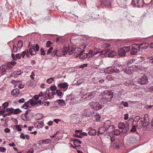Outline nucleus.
<instances>
[{
  "label": "nucleus",
  "mask_w": 153,
  "mask_h": 153,
  "mask_svg": "<svg viewBox=\"0 0 153 153\" xmlns=\"http://www.w3.org/2000/svg\"><path fill=\"white\" fill-rule=\"evenodd\" d=\"M26 54V51H23L21 54V56L22 58H24L25 55Z\"/></svg>",
  "instance_id": "obj_52"
},
{
  "label": "nucleus",
  "mask_w": 153,
  "mask_h": 153,
  "mask_svg": "<svg viewBox=\"0 0 153 153\" xmlns=\"http://www.w3.org/2000/svg\"><path fill=\"white\" fill-rule=\"evenodd\" d=\"M136 130V127L135 126H133L132 128L130 130V131L131 132H134Z\"/></svg>",
  "instance_id": "obj_41"
},
{
  "label": "nucleus",
  "mask_w": 153,
  "mask_h": 153,
  "mask_svg": "<svg viewBox=\"0 0 153 153\" xmlns=\"http://www.w3.org/2000/svg\"><path fill=\"white\" fill-rule=\"evenodd\" d=\"M117 55V53L115 51H112L110 52L108 54V57H113Z\"/></svg>",
  "instance_id": "obj_27"
},
{
  "label": "nucleus",
  "mask_w": 153,
  "mask_h": 153,
  "mask_svg": "<svg viewBox=\"0 0 153 153\" xmlns=\"http://www.w3.org/2000/svg\"><path fill=\"white\" fill-rule=\"evenodd\" d=\"M6 150V149L4 147H0V152H5Z\"/></svg>",
  "instance_id": "obj_48"
},
{
  "label": "nucleus",
  "mask_w": 153,
  "mask_h": 153,
  "mask_svg": "<svg viewBox=\"0 0 153 153\" xmlns=\"http://www.w3.org/2000/svg\"><path fill=\"white\" fill-rule=\"evenodd\" d=\"M78 56L81 59H84L87 57V54L85 53H83V52H81L78 55Z\"/></svg>",
  "instance_id": "obj_23"
},
{
  "label": "nucleus",
  "mask_w": 153,
  "mask_h": 153,
  "mask_svg": "<svg viewBox=\"0 0 153 153\" xmlns=\"http://www.w3.org/2000/svg\"><path fill=\"white\" fill-rule=\"evenodd\" d=\"M11 71L7 68H6L5 66H3L1 68V74L2 75L6 74L7 73H9Z\"/></svg>",
  "instance_id": "obj_15"
},
{
  "label": "nucleus",
  "mask_w": 153,
  "mask_h": 153,
  "mask_svg": "<svg viewBox=\"0 0 153 153\" xmlns=\"http://www.w3.org/2000/svg\"><path fill=\"white\" fill-rule=\"evenodd\" d=\"M105 72L106 73L111 74L114 73H118L120 72L119 69H117L114 66L108 67L105 70Z\"/></svg>",
  "instance_id": "obj_7"
},
{
  "label": "nucleus",
  "mask_w": 153,
  "mask_h": 153,
  "mask_svg": "<svg viewBox=\"0 0 153 153\" xmlns=\"http://www.w3.org/2000/svg\"><path fill=\"white\" fill-rule=\"evenodd\" d=\"M16 64V62L13 61L12 62H9L7 63L6 68H7L10 70L12 69L13 67V66Z\"/></svg>",
  "instance_id": "obj_17"
},
{
  "label": "nucleus",
  "mask_w": 153,
  "mask_h": 153,
  "mask_svg": "<svg viewBox=\"0 0 153 153\" xmlns=\"http://www.w3.org/2000/svg\"><path fill=\"white\" fill-rule=\"evenodd\" d=\"M9 145L10 146H15V144L13 142L9 143Z\"/></svg>",
  "instance_id": "obj_63"
},
{
  "label": "nucleus",
  "mask_w": 153,
  "mask_h": 153,
  "mask_svg": "<svg viewBox=\"0 0 153 153\" xmlns=\"http://www.w3.org/2000/svg\"><path fill=\"white\" fill-rule=\"evenodd\" d=\"M40 51L41 54L42 55H45V53L44 49L42 48H41Z\"/></svg>",
  "instance_id": "obj_51"
},
{
  "label": "nucleus",
  "mask_w": 153,
  "mask_h": 153,
  "mask_svg": "<svg viewBox=\"0 0 153 153\" xmlns=\"http://www.w3.org/2000/svg\"><path fill=\"white\" fill-rule=\"evenodd\" d=\"M68 85L67 82H64L58 84L57 87L59 89H61L63 91H65L68 89Z\"/></svg>",
  "instance_id": "obj_12"
},
{
  "label": "nucleus",
  "mask_w": 153,
  "mask_h": 153,
  "mask_svg": "<svg viewBox=\"0 0 153 153\" xmlns=\"http://www.w3.org/2000/svg\"><path fill=\"white\" fill-rule=\"evenodd\" d=\"M87 131H88V133L90 135L94 136L96 134V130L91 128L88 129Z\"/></svg>",
  "instance_id": "obj_16"
},
{
  "label": "nucleus",
  "mask_w": 153,
  "mask_h": 153,
  "mask_svg": "<svg viewBox=\"0 0 153 153\" xmlns=\"http://www.w3.org/2000/svg\"><path fill=\"white\" fill-rule=\"evenodd\" d=\"M136 71V69L133 68L129 67L128 68L126 69L125 72L128 74H133Z\"/></svg>",
  "instance_id": "obj_13"
},
{
  "label": "nucleus",
  "mask_w": 153,
  "mask_h": 153,
  "mask_svg": "<svg viewBox=\"0 0 153 153\" xmlns=\"http://www.w3.org/2000/svg\"><path fill=\"white\" fill-rule=\"evenodd\" d=\"M18 50L17 48V47L15 45H13V52H16Z\"/></svg>",
  "instance_id": "obj_38"
},
{
  "label": "nucleus",
  "mask_w": 153,
  "mask_h": 153,
  "mask_svg": "<svg viewBox=\"0 0 153 153\" xmlns=\"http://www.w3.org/2000/svg\"><path fill=\"white\" fill-rule=\"evenodd\" d=\"M21 81H17L15 80H12L11 81V83L16 85H18L19 83H20Z\"/></svg>",
  "instance_id": "obj_30"
},
{
  "label": "nucleus",
  "mask_w": 153,
  "mask_h": 153,
  "mask_svg": "<svg viewBox=\"0 0 153 153\" xmlns=\"http://www.w3.org/2000/svg\"><path fill=\"white\" fill-rule=\"evenodd\" d=\"M110 51V49H107L105 50H104L101 51L100 52V53H104L103 54H100V55L99 56V58L102 56H104V54H105L106 53H107L108 52Z\"/></svg>",
  "instance_id": "obj_28"
},
{
  "label": "nucleus",
  "mask_w": 153,
  "mask_h": 153,
  "mask_svg": "<svg viewBox=\"0 0 153 153\" xmlns=\"http://www.w3.org/2000/svg\"><path fill=\"white\" fill-rule=\"evenodd\" d=\"M118 127L120 129H122V131L124 133H126L129 129V124L127 123L125 124L123 123L120 122L118 124Z\"/></svg>",
  "instance_id": "obj_5"
},
{
  "label": "nucleus",
  "mask_w": 153,
  "mask_h": 153,
  "mask_svg": "<svg viewBox=\"0 0 153 153\" xmlns=\"http://www.w3.org/2000/svg\"><path fill=\"white\" fill-rule=\"evenodd\" d=\"M54 78L55 77H53L48 79L46 81L49 84H51L53 82Z\"/></svg>",
  "instance_id": "obj_29"
},
{
  "label": "nucleus",
  "mask_w": 153,
  "mask_h": 153,
  "mask_svg": "<svg viewBox=\"0 0 153 153\" xmlns=\"http://www.w3.org/2000/svg\"><path fill=\"white\" fill-rule=\"evenodd\" d=\"M4 111L5 112L6 111H7L8 112V114H9V115L12 113H13V111H14V109H13L12 108H7L6 109H4Z\"/></svg>",
  "instance_id": "obj_26"
},
{
  "label": "nucleus",
  "mask_w": 153,
  "mask_h": 153,
  "mask_svg": "<svg viewBox=\"0 0 153 153\" xmlns=\"http://www.w3.org/2000/svg\"><path fill=\"white\" fill-rule=\"evenodd\" d=\"M93 51L91 50L87 54V57H88V58H89L93 56Z\"/></svg>",
  "instance_id": "obj_36"
},
{
  "label": "nucleus",
  "mask_w": 153,
  "mask_h": 153,
  "mask_svg": "<svg viewBox=\"0 0 153 153\" xmlns=\"http://www.w3.org/2000/svg\"><path fill=\"white\" fill-rule=\"evenodd\" d=\"M56 94L58 96L60 97V98L62 97L64 94L61 91L59 90H57Z\"/></svg>",
  "instance_id": "obj_32"
},
{
  "label": "nucleus",
  "mask_w": 153,
  "mask_h": 153,
  "mask_svg": "<svg viewBox=\"0 0 153 153\" xmlns=\"http://www.w3.org/2000/svg\"><path fill=\"white\" fill-rule=\"evenodd\" d=\"M33 98L35 100H37L39 99V96L38 95H35L33 96Z\"/></svg>",
  "instance_id": "obj_60"
},
{
  "label": "nucleus",
  "mask_w": 153,
  "mask_h": 153,
  "mask_svg": "<svg viewBox=\"0 0 153 153\" xmlns=\"http://www.w3.org/2000/svg\"><path fill=\"white\" fill-rule=\"evenodd\" d=\"M122 104L125 106V107H128V102H122Z\"/></svg>",
  "instance_id": "obj_47"
},
{
  "label": "nucleus",
  "mask_w": 153,
  "mask_h": 153,
  "mask_svg": "<svg viewBox=\"0 0 153 153\" xmlns=\"http://www.w3.org/2000/svg\"><path fill=\"white\" fill-rule=\"evenodd\" d=\"M39 50V47L38 44H36L35 48L34 45H32L29 50V53L31 55H34L36 53L37 51Z\"/></svg>",
  "instance_id": "obj_8"
},
{
  "label": "nucleus",
  "mask_w": 153,
  "mask_h": 153,
  "mask_svg": "<svg viewBox=\"0 0 153 153\" xmlns=\"http://www.w3.org/2000/svg\"><path fill=\"white\" fill-rule=\"evenodd\" d=\"M51 142V140L49 139H47L45 140H40L38 142L39 144H47Z\"/></svg>",
  "instance_id": "obj_20"
},
{
  "label": "nucleus",
  "mask_w": 153,
  "mask_h": 153,
  "mask_svg": "<svg viewBox=\"0 0 153 153\" xmlns=\"http://www.w3.org/2000/svg\"><path fill=\"white\" fill-rule=\"evenodd\" d=\"M96 92L93 91L91 93H88L84 96L86 100H89L92 99L94 97H96Z\"/></svg>",
  "instance_id": "obj_9"
},
{
  "label": "nucleus",
  "mask_w": 153,
  "mask_h": 153,
  "mask_svg": "<svg viewBox=\"0 0 153 153\" xmlns=\"http://www.w3.org/2000/svg\"><path fill=\"white\" fill-rule=\"evenodd\" d=\"M74 143V145L76 147H79L80 146L79 144L81 143V142L80 140L77 139H75Z\"/></svg>",
  "instance_id": "obj_25"
},
{
  "label": "nucleus",
  "mask_w": 153,
  "mask_h": 153,
  "mask_svg": "<svg viewBox=\"0 0 153 153\" xmlns=\"http://www.w3.org/2000/svg\"><path fill=\"white\" fill-rule=\"evenodd\" d=\"M20 94V91L19 89L15 88L11 91V94L13 96L16 97Z\"/></svg>",
  "instance_id": "obj_14"
},
{
  "label": "nucleus",
  "mask_w": 153,
  "mask_h": 153,
  "mask_svg": "<svg viewBox=\"0 0 153 153\" xmlns=\"http://www.w3.org/2000/svg\"><path fill=\"white\" fill-rule=\"evenodd\" d=\"M56 87L55 85H52L50 87L51 90L52 91L55 90L56 89Z\"/></svg>",
  "instance_id": "obj_46"
},
{
  "label": "nucleus",
  "mask_w": 153,
  "mask_h": 153,
  "mask_svg": "<svg viewBox=\"0 0 153 153\" xmlns=\"http://www.w3.org/2000/svg\"><path fill=\"white\" fill-rule=\"evenodd\" d=\"M59 104L60 105L65 106L66 105V103L63 100H59Z\"/></svg>",
  "instance_id": "obj_31"
},
{
  "label": "nucleus",
  "mask_w": 153,
  "mask_h": 153,
  "mask_svg": "<svg viewBox=\"0 0 153 153\" xmlns=\"http://www.w3.org/2000/svg\"><path fill=\"white\" fill-rule=\"evenodd\" d=\"M38 96H39V97H43V98L44 99H45V100L47 99L48 97H48H47V98H46L45 95H44L43 93L42 92H41L39 94Z\"/></svg>",
  "instance_id": "obj_33"
},
{
  "label": "nucleus",
  "mask_w": 153,
  "mask_h": 153,
  "mask_svg": "<svg viewBox=\"0 0 153 153\" xmlns=\"http://www.w3.org/2000/svg\"><path fill=\"white\" fill-rule=\"evenodd\" d=\"M21 55L20 53H18L16 55V60L17 59H21Z\"/></svg>",
  "instance_id": "obj_44"
},
{
  "label": "nucleus",
  "mask_w": 153,
  "mask_h": 153,
  "mask_svg": "<svg viewBox=\"0 0 153 153\" xmlns=\"http://www.w3.org/2000/svg\"><path fill=\"white\" fill-rule=\"evenodd\" d=\"M31 81H29L27 82V85L29 86H31Z\"/></svg>",
  "instance_id": "obj_59"
},
{
  "label": "nucleus",
  "mask_w": 153,
  "mask_h": 153,
  "mask_svg": "<svg viewBox=\"0 0 153 153\" xmlns=\"http://www.w3.org/2000/svg\"><path fill=\"white\" fill-rule=\"evenodd\" d=\"M20 137L21 138H23V139L25 138V136L23 133L21 134L20 135Z\"/></svg>",
  "instance_id": "obj_62"
},
{
  "label": "nucleus",
  "mask_w": 153,
  "mask_h": 153,
  "mask_svg": "<svg viewBox=\"0 0 153 153\" xmlns=\"http://www.w3.org/2000/svg\"><path fill=\"white\" fill-rule=\"evenodd\" d=\"M53 50V48L52 47H50L48 50L47 52L46 53V54L47 55H49L51 52Z\"/></svg>",
  "instance_id": "obj_40"
},
{
  "label": "nucleus",
  "mask_w": 153,
  "mask_h": 153,
  "mask_svg": "<svg viewBox=\"0 0 153 153\" xmlns=\"http://www.w3.org/2000/svg\"><path fill=\"white\" fill-rule=\"evenodd\" d=\"M18 85L19 88H22L23 87L24 85L19 83Z\"/></svg>",
  "instance_id": "obj_58"
},
{
  "label": "nucleus",
  "mask_w": 153,
  "mask_h": 153,
  "mask_svg": "<svg viewBox=\"0 0 153 153\" xmlns=\"http://www.w3.org/2000/svg\"><path fill=\"white\" fill-rule=\"evenodd\" d=\"M80 135H81V136L82 137L83 136H87V134L85 132H81L80 133Z\"/></svg>",
  "instance_id": "obj_57"
},
{
  "label": "nucleus",
  "mask_w": 153,
  "mask_h": 153,
  "mask_svg": "<svg viewBox=\"0 0 153 153\" xmlns=\"http://www.w3.org/2000/svg\"><path fill=\"white\" fill-rule=\"evenodd\" d=\"M113 94L112 92L108 91H106L104 92L103 97L106 100L107 102H110L113 97Z\"/></svg>",
  "instance_id": "obj_4"
},
{
  "label": "nucleus",
  "mask_w": 153,
  "mask_h": 153,
  "mask_svg": "<svg viewBox=\"0 0 153 153\" xmlns=\"http://www.w3.org/2000/svg\"><path fill=\"white\" fill-rule=\"evenodd\" d=\"M110 45L106 43H104L102 45V47L104 48H107L109 47Z\"/></svg>",
  "instance_id": "obj_42"
},
{
  "label": "nucleus",
  "mask_w": 153,
  "mask_h": 153,
  "mask_svg": "<svg viewBox=\"0 0 153 153\" xmlns=\"http://www.w3.org/2000/svg\"><path fill=\"white\" fill-rule=\"evenodd\" d=\"M120 131L119 130L117 129H115L114 131V134L115 135L118 136L120 134Z\"/></svg>",
  "instance_id": "obj_37"
},
{
  "label": "nucleus",
  "mask_w": 153,
  "mask_h": 153,
  "mask_svg": "<svg viewBox=\"0 0 153 153\" xmlns=\"http://www.w3.org/2000/svg\"><path fill=\"white\" fill-rule=\"evenodd\" d=\"M108 130L104 126L100 127L98 130V133L100 134H103L105 131H107Z\"/></svg>",
  "instance_id": "obj_22"
},
{
  "label": "nucleus",
  "mask_w": 153,
  "mask_h": 153,
  "mask_svg": "<svg viewBox=\"0 0 153 153\" xmlns=\"http://www.w3.org/2000/svg\"><path fill=\"white\" fill-rule=\"evenodd\" d=\"M106 78L108 80H111L113 79V77L111 75H108L106 76Z\"/></svg>",
  "instance_id": "obj_39"
},
{
  "label": "nucleus",
  "mask_w": 153,
  "mask_h": 153,
  "mask_svg": "<svg viewBox=\"0 0 153 153\" xmlns=\"http://www.w3.org/2000/svg\"><path fill=\"white\" fill-rule=\"evenodd\" d=\"M18 101L19 103H23L25 102V99L24 98H22L21 99L19 100Z\"/></svg>",
  "instance_id": "obj_54"
},
{
  "label": "nucleus",
  "mask_w": 153,
  "mask_h": 153,
  "mask_svg": "<svg viewBox=\"0 0 153 153\" xmlns=\"http://www.w3.org/2000/svg\"><path fill=\"white\" fill-rule=\"evenodd\" d=\"M35 126L36 128H42L44 126V123L42 122H38L36 123L35 124Z\"/></svg>",
  "instance_id": "obj_24"
},
{
  "label": "nucleus",
  "mask_w": 153,
  "mask_h": 153,
  "mask_svg": "<svg viewBox=\"0 0 153 153\" xmlns=\"http://www.w3.org/2000/svg\"><path fill=\"white\" fill-rule=\"evenodd\" d=\"M22 73L21 70L16 71L13 72L12 74V76L14 77H17L19 75H20Z\"/></svg>",
  "instance_id": "obj_21"
},
{
  "label": "nucleus",
  "mask_w": 153,
  "mask_h": 153,
  "mask_svg": "<svg viewBox=\"0 0 153 153\" xmlns=\"http://www.w3.org/2000/svg\"><path fill=\"white\" fill-rule=\"evenodd\" d=\"M94 116L95 118L96 119V120L97 121H100L101 118V117L99 114L97 113L95 115H94Z\"/></svg>",
  "instance_id": "obj_34"
},
{
  "label": "nucleus",
  "mask_w": 153,
  "mask_h": 153,
  "mask_svg": "<svg viewBox=\"0 0 153 153\" xmlns=\"http://www.w3.org/2000/svg\"><path fill=\"white\" fill-rule=\"evenodd\" d=\"M10 131V130L8 128H6L4 130V131L6 133H8Z\"/></svg>",
  "instance_id": "obj_55"
},
{
  "label": "nucleus",
  "mask_w": 153,
  "mask_h": 153,
  "mask_svg": "<svg viewBox=\"0 0 153 153\" xmlns=\"http://www.w3.org/2000/svg\"><path fill=\"white\" fill-rule=\"evenodd\" d=\"M19 113V109H14V111H13V113L14 114H18Z\"/></svg>",
  "instance_id": "obj_50"
},
{
  "label": "nucleus",
  "mask_w": 153,
  "mask_h": 153,
  "mask_svg": "<svg viewBox=\"0 0 153 153\" xmlns=\"http://www.w3.org/2000/svg\"><path fill=\"white\" fill-rule=\"evenodd\" d=\"M68 49L67 47L64 48L58 49L57 50H54L51 53L52 56L56 55L58 57L63 56L66 55L68 51Z\"/></svg>",
  "instance_id": "obj_1"
},
{
  "label": "nucleus",
  "mask_w": 153,
  "mask_h": 153,
  "mask_svg": "<svg viewBox=\"0 0 153 153\" xmlns=\"http://www.w3.org/2000/svg\"><path fill=\"white\" fill-rule=\"evenodd\" d=\"M11 56L13 58V59L14 60H16V56H15V55L13 53H12L11 54Z\"/></svg>",
  "instance_id": "obj_61"
},
{
  "label": "nucleus",
  "mask_w": 153,
  "mask_h": 153,
  "mask_svg": "<svg viewBox=\"0 0 153 153\" xmlns=\"http://www.w3.org/2000/svg\"><path fill=\"white\" fill-rule=\"evenodd\" d=\"M22 107L25 109H27L28 108V106L27 104L25 103L23 105Z\"/></svg>",
  "instance_id": "obj_56"
},
{
  "label": "nucleus",
  "mask_w": 153,
  "mask_h": 153,
  "mask_svg": "<svg viewBox=\"0 0 153 153\" xmlns=\"http://www.w3.org/2000/svg\"><path fill=\"white\" fill-rule=\"evenodd\" d=\"M145 44H134L132 45V48L131 51V54L132 55L135 54L138 51L140 50V48H144L143 46H142Z\"/></svg>",
  "instance_id": "obj_3"
},
{
  "label": "nucleus",
  "mask_w": 153,
  "mask_h": 153,
  "mask_svg": "<svg viewBox=\"0 0 153 153\" xmlns=\"http://www.w3.org/2000/svg\"><path fill=\"white\" fill-rule=\"evenodd\" d=\"M102 108V105H100L97 102H92L90 103L89 109H86L85 111L88 113V114L89 113H91L93 109L97 110Z\"/></svg>",
  "instance_id": "obj_2"
},
{
  "label": "nucleus",
  "mask_w": 153,
  "mask_h": 153,
  "mask_svg": "<svg viewBox=\"0 0 153 153\" xmlns=\"http://www.w3.org/2000/svg\"><path fill=\"white\" fill-rule=\"evenodd\" d=\"M3 106L4 108H5L7 107L8 106V103L7 102H5V103H4L3 105Z\"/></svg>",
  "instance_id": "obj_49"
},
{
  "label": "nucleus",
  "mask_w": 153,
  "mask_h": 153,
  "mask_svg": "<svg viewBox=\"0 0 153 153\" xmlns=\"http://www.w3.org/2000/svg\"><path fill=\"white\" fill-rule=\"evenodd\" d=\"M82 131L80 130H76L75 131V133L76 134H80V133H81V132Z\"/></svg>",
  "instance_id": "obj_53"
},
{
  "label": "nucleus",
  "mask_w": 153,
  "mask_h": 153,
  "mask_svg": "<svg viewBox=\"0 0 153 153\" xmlns=\"http://www.w3.org/2000/svg\"><path fill=\"white\" fill-rule=\"evenodd\" d=\"M130 49V46L124 47L121 48L118 52V54L120 56H124L126 55V53L128 52Z\"/></svg>",
  "instance_id": "obj_6"
},
{
  "label": "nucleus",
  "mask_w": 153,
  "mask_h": 153,
  "mask_svg": "<svg viewBox=\"0 0 153 153\" xmlns=\"http://www.w3.org/2000/svg\"><path fill=\"white\" fill-rule=\"evenodd\" d=\"M103 126L105 127L106 129L108 130L110 127L111 126V121L109 120L105 121L104 123Z\"/></svg>",
  "instance_id": "obj_19"
},
{
  "label": "nucleus",
  "mask_w": 153,
  "mask_h": 153,
  "mask_svg": "<svg viewBox=\"0 0 153 153\" xmlns=\"http://www.w3.org/2000/svg\"><path fill=\"white\" fill-rule=\"evenodd\" d=\"M51 42L50 41H48L46 43V46L47 48H49L50 47L51 45Z\"/></svg>",
  "instance_id": "obj_43"
},
{
  "label": "nucleus",
  "mask_w": 153,
  "mask_h": 153,
  "mask_svg": "<svg viewBox=\"0 0 153 153\" xmlns=\"http://www.w3.org/2000/svg\"><path fill=\"white\" fill-rule=\"evenodd\" d=\"M138 82L141 85H143L148 82V79L146 76L143 75L140 77Z\"/></svg>",
  "instance_id": "obj_10"
},
{
  "label": "nucleus",
  "mask_w": 153,
  "mask_h": 153,
  "mask_svg": "<svg viewBox=\"0 0 153 153\" xmlns=\"http://www.w3.org/2000/svg\"><path fill=\"white\" fill-rule=\"evenodd\" d=\"M78 48H72L71 50L68 52V54L70 55H75L78 54L77 51H78Z\"/></svg>",
  "instance_id": "obj_18"
},
{
  "label": "nucleus",
  "mask_w": 153,
  "mask_h": 153,
  "mask_svg": "<svg viewBox=\"0 0 153 153\" xmlns=\"http://www.w3.org/2000/svg\"><path fill=\"white\" fill-rule=\"evenodd\" d=\"M29 102H30L32 106L42 105L43 104V102H42L41 100H35L33 99H30L29 100Z\"/></svg>",
  "instance_id": "obj_11"
},
{
  "label": "nucleus",
  "mask_w": 153,
  "mask_h": 153,
  "mask_svg": "<svg viewBox=\"0 0 153 153\" xmlns=\"http://www.w3.org/2000/svg\"><path fill=\"white\" fill-rule=\"evenodd\" d=\"M23 43L22 42L21 40H19L18 41L17 46L19 48H21L22 46Z\"/></svg>",
  "instance_id": "obj_35"
},
{
  "label": "nucleus",
  "mask_w": 153,
  "mask_h": 153,
  "mask_svg": "<svg viewBox=\"0 0 153 153\" xmlns=\"http://www.w3.org/2000/svg\"><path fill=\"white\" fill-rule=\"evenodd\" d=\"M74 136L75 137H79L80 138H82V137L81 136V135L80 134H74Z\"/></svg>",
  "instance_id": "obj_45"
},
{
  "label": "nucleus",
  "mask_w": 153,
  "mask_h": 153,
  "mask_svg": "<svg viewBox=\"0 0 153 153\" xmlns=\"http://www.w3.org/2000/svg\"><path fill=\"white\" fill-rule=\"evenodd\" d=\"M16 128L18 131H20L22 130L21 128L18 126H17Z\"/></svg>",
  "instance_id": "obj_64"
}]
</instances>
